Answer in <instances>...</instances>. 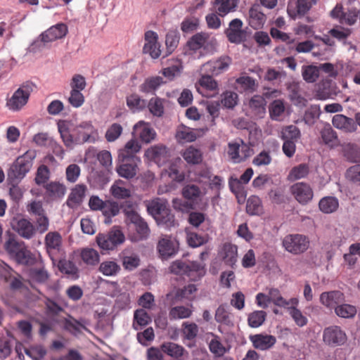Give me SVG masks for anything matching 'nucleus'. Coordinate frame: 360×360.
I'll list each match as a JSON object with an SVG mask.
<instances>
[{
	"label": "nucleus",
	"instance_id": "61",
	"mask_svg": "<svg viewBox=\"0 0 360 360\" xmlns=\"http://www.w3.org/2000/svg\"><path fill=\"white\" fill-rule=\"evenodd\" d=\"M147 106L150 112L155 116L160 117L164 113L163 100L160 98H152L147 103Z\"/></svg>",
	"mask_w": 360,
	"mask_h": 360
},
{
	"label": "nucleus",
	"instance_id": "12",
	"mask_svg": "<svg viewBox=\"0 0 360 360\" xmlns=\"http://www.w3.org/2000/svg\"><path fill=\"white\" fill-rule=\"evenodd\" d=\"M347 340L345 332L338 326L326 327L323 331V342L332 347L342 346Z\"/></svg>",
	"mask_w": 360,
	"mask_h": 360
},
{
	"label": "nucleus",
	"instance_id": "19",
	"mask_svg": "<svg viewBox=\"0 0 360 360\" xmlns=\"http://www.w3.org/2000/svg\"><path fill=\"white\" fill-rule=\"evenodd\" d=\"M145 44L143 51L148 53L151 58H158L161 55L160 44L158 43V36L156 32L148 30L144 34Z\"/></svg>",
	"mask_w": 360,
	"mask_h": 360
},
{
	"label": "nucleus",
	"instance_id": "30",
	"mask_svg": "<svg viewBox=\"0 0 360 360\" xmlns=\"http://www.w3.org/2000/svg\"><path fill=\"white\" fill-rule=\"evenodd\" d=\"M79 257L82 262L88 266L94 267L100 263V255L98 252L91 248L81 249Z\"/></svg>",
	"mask_w": 360,
	"mask_h": 360
},
{
	"label": "nucleus",
	"instance_id": "9",
	"mask_svg": "<svg viewBox=\"0 0 360 360\" xmlns=\"http://www.w3.org/2000/svg\"><path fill=\"white\" fill-rule=\"evenodd\" d=\"M124 241V236L119 229H112L108 233H98L96 243L103 250H112Z\"/></svg>",
	"mask_w": 360,
	"mask_h": 360
},
{
	"label": "nucleus",
	"instance_id": "24",
	"mask_svg": "<svg viewBox=\"0 0 360 360\" xmlns=\"http://www.w3.org/2000/svg\"><path fill=\"white\" fill-rule=\"evenodd\" d=\"M253 347L259 350H267L271 348L276 342L275 336L266 334H256L250 336Z\"/></svg>",
	"mask_w": 360,
	"mask_h": 360
},
{
	"label": "nucleus",
	"instance_id": "38",
	"mask_svg": "<svg viewBox=\"0 0 360 360\" xmlns=\"http://www.w3.org/2000/svg\"><path fill=\"white\" fill-rule=\"evenodd\" d=\"M68 32V27L63 23H59L46 30V42L53 41L64 37Z\"/></svg>",
	"mask_w": 360,
	"mask_h": 360
},
{
	"label": "nucleus",
	"instance_id": "64",
	"mask_svg": "<svg viewBox=\"0 0 360 360\" xmlns=\"http://www.w3.org/2000/svg\"><path fill=\"white\" fill-rule=\"evenodd\" d=\"M346 177L353 184L360 186V165L350 167L346 172Z\"/></svg>",
	"mask_w": 360,
	"mask_h": 360
},
{
	"label": "nucleus",
	"instance_id": "46",
	"mask_svg": "<svg viewBox=\"0 0 360 360\" xmlns=\"http://www.w3.org/2000/svg\"><path fill=\"white\" fill-rule=\"evenodd\" d=\"M309 173V167L308 165L302 163L292 167L288 175V180L294 181L307 176Z\"/></svg>",
	"mask_w": 360,
	"mask_h": 360
},
{
	"label": "nucleus",
	"instance_id": "48",
	"mask_svg": "<svg viewBox=\"0 0 360 360\" xmlns=\"http://www.w3.org/2000/svg\"><path fill=\"white\" fill-rule=\"evenodd\" d=\"M182 156L188 164L196 165L200 163L202 160L200 150L193 146L186 148L183 153Z\"/></svg>",
	"mask_w": 360,
	"mask_h": 360
},
{
	"label": "nucleus",
	"instance_id": "54",
	"mask_svg": "<svg viewBox=\"0 0 360 360\" xmlns=\"http://www.w3.org/2000/svg\"><path fill=\"white\" fill-rule=\"evenodd\" d=\"M192 314V310L184 306L172 307L169 312L171 320L183 319L189 318Z\"/></svg>",
	"mask_w": 360,
	"mask_h": 360
},
{
	"label": "nucleus",
	"instance_id": "51",
	"mask_svg": "<svg viewBox=\"0 0 360 360\" xmlns=\"http://www.w3.org/2000/svg\"><path fill=\"white\" fill-rule=\"evenodd\" d=\"M112 195L117 199H124L129 198L131 195L130 190L124 186V182L122 180L116 181L110 188Z\"/></svg>",
	"mask_w": 360,
	"mask_h": 360
},
{
	"label": "nucleus",
	"instance_id": "4",
	"mask_svg": "<svg viewBox=\"0 0 360 360\" xmlns=\"http://www.w3.org/2000/svg\"><path fill=\"white\" fill-rule=\"evenodd\" d=\"M35 156L34 150H27L22 155L19 156L8 170L7 180L12 181L14 184H19L30 170Z\"/></svg>",
	"mask_w": 360,
	"mask_h": 360
},
{
	"label": "nucleus",
	"instance_id": "16",
	"mask_svg": "<svg viewBox=\"0 0 360 360\" xmlns=\"http://www.w3.org/2000/svg\"><path fill=\"white\" fill-rule=\"evenodd\" d=\"M290 191L294 198L301 205L309 203L314 197V191L311 186L305 182H297L292 184Z\"/></svg>",
	"mask_w": 360,
	"mask_h": 360
},
{
	"label": "nucleus",
	"instance_id": "63",
	"mask_svg": "<svg viewBox=\"0 0 360 360\" xmlns=\"http://www.w3.org/2000/svg\"><path fill=\"white\" fill-rule=\"evenodd\" d=\"M281 134V137L283 141L292 140L296 141L300 136L299 129L294 125L287 126L282 130Z\"/></svg>",
	"mask_w": 360,
	"mask_h": 360
},
{
	"label": "nucleus",
	"instance_id": "47",
	"mask_svg": "<svg viewBox=\"0 0 360 360\" xmlns=\"http://www.w3.org/2000/svg\"><path fill=\"white\" fill-rule=\"evenodd\" d=\"M176 137L179 142L186 143L194 141L197 136L193 129L182 125L178 128Z\"/></svg>",
	"mask_w": 360,
	"mask_h": 360
},
{
	"label": "nucleus",
	"instance_id": "25",
	"mask_svg": "<svg viewBox=\"0 0 360 360\" xmlns=\"http://www.w3.org/2000/svg\"><path fill=\"white\" fill-rule=\"evenodd\" d=\"M87 191V187L84 184H77L72 190L67 200V205L70 208L76 207L81 205Z\"/></svg>",
	"mask_w": 360,
	"mask_h": 360
},
{
	"label": "nucleus",
	"instance_id": "53",
	"mask_svg": "<svg viewBox=\"0 0 360 360\" xmlns=\"http://www.w3.org/2000/svg\"><path fill=\"white\" fill-rule=\"evenodd\" d=\"M163 83V79L160 76L149 77L141 85L140 90L144 93H150L155 91Z\"/></svg>",
	"mask_w": 360,
	"mask_h": 360
},
{
	"label": "nucleus",
	"instance_id": "5",
	"mask_svg": "<svg viewBox=\"0 0 360 360\" xmlns=\"http://www.w3.org/2000/svg\"><path fill=\"white\" fill-rule=\"evenodd\" d=\"M35 89L36 86L32 82H23L11 97L6 100V108L12 112L20 111L27 103L30 94Z\"/></svg>",
	"mask_w": 360,
	"mask_h": 360
},
{
	"label": "nucleus",
	"instance_id": "26",
	"mask_svg": "<svg viewBox=\"0 0 360 360\" xmlns=\"http://www.w3.org/2000/svg\"><path fill=\"white\" fill-rule=\"evenodd\" d=\"M219 254L226 265L233 267L238 257V248L236 245L229 243H224Z\"/></svg>",
	"mask_w": 360,
	"mask_h": 360
},
{
	"label": "nucleus",
	"instance_id": "23",
	"mask_svg": "<svg viewBox=\"0 0 360 360\" xmlns=\"http://www.w3.org/2000/svg\"><path fill=\"white\" fill-rule=\"evenodd\" d=\"M133 135L143 142L149 143L155 139V132L148 123L141 121L134 126Z\"/></svg>",
	"mask_w": 360,
	"mask_h": 360
},
{
	"label": "nucleus",
	"instance_id": "7",
	"mask_svg": "<svg viewBox=\"0 0 360 360\" xmlns=\"http://www.w3.org/2000/svg\"><path fill=\"white\" fill-rule=\"evenodd\" d=\"M125 220L129 227L132 226L136 230V233L131 236L132 241H139L146 239L150 232L147 223L141 218L139 214L132 208L124 210Z\"/></svg>",
	"mask_w": 360,
	"mask_h": 360
},
{
	"label": "nucleus",
	"instance_id": "1",
	"mask_svg": "<svg viewBox=\"0 0 360 360\" xmlns=\"http://www.w3.org/2000/svg\"><path fill=\"white\" fill-rule=\"evenodd\" d=\"M58 129L65 145L94 143L96 140L97 130L91 121H83L77 124L72 120H59Z\"/></svg>",
	"mask_w": 360,
	"mask_h": 360
},
{
	"label": "nucleus",
	"instance_id": "36",
	"mask_svg": "<svg viewBox=\"0 0 360 360\" xmlns=\"http://www.w3.org/2000/svg\"><path fill=\"white\" fill-rule=\"evenodd\" d=\"M151 318L144 309H139L134 311L133 328L136 330L147 326L151 322Z\"/></svg>",
	"mask_w": 360,
	"mask_h": 360
},
{
	"label": "nucleus",
	"instance_id": "55",
	"mask_svg": "<svg viewBox=\"0 0 360 360\" xmlns=\"http://www.w3.org/2000/svg\"><path fill=\"white\" fill-rule=\"evenodd\" d=\"M14 339L3 337L0 338V360H4L12 352Z\"/></svg>",
	"mask_w": 360,
	"mask_h": 360
},
{
	"label": "nucleus",
	"instance_id": "49",
	"mask_svg": "<svg viewBox=\"0 0 360 360\" xmlns=\"http://www.w3.org/2000/svg\"><path fill=\"white\" fill-rule=\"evenodd\" d=\"M158 248L163 258H168L176 252L173 242L167 238H162L159 241Z\"/></svg>",
	"mask_w": 360,
	"mask_h": 360
},
{
	"label": "nucleus",
	"instance_id": "13",
	"mask_svg": "<svg viewBox=\"0 0 360 360\" xmlns=\"http://www.w3.org/2000/svg\"><path fill=\"white\" fill-rule=\"evenodd\" d=\"M66 306L65 299L61 296H56L55 300L46 298V331L51 330L53 324L49 323V319L56 323L57 319H63L60 314L63 312V307Z\"/></svg>",
	"mask_w": 360,
	"mask_h": 360
},
{
	"label": "nucleus",
	"instance_id": "59",
	"mask_svg": "<svg viewBox=\"0 0 360 360\" xmlns=\"http://www.w3.org/2000/svg\"><path fill=\"white\" fill-rule=\"evenodd\" d=\"M236 82L245 91L253 92L257 87L255 79L250 76H241Z\"/></svg>",
	"mask_w": 360,
	"mask_h": 360
},
{
	"label": "nucleus",
	"instance_id": "43",
	"mask_svg": "<svg viewBox=\"0 0 360 360\" xmlns=\"http://www.w3.org/2000/svg\"><path fill=\"white\" fill-rule=\"evenodd\" d=\"M265 99L259 95H255L249 101V107L255 115L262 117L265 114Z\"/></svg>",
	"mask_w": 360,
	"mask_h": 360
},
{
	"label": "nucleus",
	"instance_id": "18",
	"mask_svg": "<svg viewBox=\"0 0 360 360\" xmlns=\"http://www.w3.org/2000/svg\"><path fill=\"white\" fill-rule=\"evenodd\" d=\"M52 262L53 265H57L58 270L68 278L75 281L79 278V268L72 260L66 259L65 255Z\"/></svg>",
	"mask_w": 360,
	"mask_h": 360
},
{
	"label": "nucleus",
	"instance_id": "40",
	"mask_svg": "<svg viewBox=\"0 0 360 360\" xmlns=\"http://www.w3.org/2000/svg\"><path fill=\"white\" fill-rule=\"evenodd\" d=\"M98 271L106 276H115L121 271L120 266L112 260H106L101 262Z\"/></svg>",
	"mask_w": 360,
	"mask_h": 360
},
{
	"label": "nucleus",
	"instance_id": "44",
	"mask_svg": "<svg viewBox=\"0 0 360 360\" xmlns=\"http://www.w3.org/2000/svg\"><path fill=\"white\" fill-rule=\"evenodd\" d=\"M182 69L181 61L179 59H172L169 66L162 70V75L169 80H172L181 74Z\"/></svg>",
	"mask_w": 360,
	"mask_h": 360
},
{
	"label": "nucleus",
	"instance_id": "60",
	"mask_svg": "<svg viewBox=\"0 0 360 360\" xmlns=\"http://www.w3.org/2000/svg\"><path fill=\"white\" fill-rule=\"evenodd\" d=\"M207 38L208 34L206 33H197L188 40L187 45L191 50H198L205 44Z\"/></svg>",
	"mask_w": 360,
	"mask_h": 360
},
{
	"label": "nucleus",
	"instance_id": "28",
	"mask_svg": "<svg viewBox=\"0 0 360 360\" xmlns=\"http://www.w3.org/2000/svg\"><path fill=\"white\" fill-rule=\"evenodd\" d=\"M333 125L345 132H353L356 129V124L353 119L342 114H337L332 120Z\"/></svg>",
	"mask_w": 360,
	"mask_h": 360
},
{
	"label": "nucleus",
	"instance_id": "52",
	"mask_svg": "<svg viewBox=\"0 0 360 360\" xmlns=\"http://www.w3.org/2000/svg\"><path fill=\"white\" fill-rule=\"evenodd\" d=\"M319 67L313 65H304L302 68V77L308 83L315 82L319 77Z\"/></svg>",
	"mask_w": 360,
	"mask_h": 360
},
{
	"label": "nucleus",
	"instance_id": "50",
	"mask_svg": "<svg viewBox=\"0 0 360 360\" xmlns=\"http://www.w3.org/2000/svg\"><path fill=\"white\" fill-rule=\"evenodd\" d=\"M247 212L251 215H258L262 213L263 206L261 199L256 195H251L247 201Z\"/></svg>",
	"mask_w": 360,
	"mask_h": 360
},
{
	"label": "nucleus",
	"instance_id": "45",
	"mask_svg": "<svg viewBox=\"0 0 360 360\" xmlns=\"http://www.w3.org/2000/svg\"><path fill=\"white\" fill-rule=\"evenodd\" d=\"M335 313L341 318L352 319L356 316L357 310L355 306L342 302L335 307Z\"/></svg>",
	"mask_w": 360,
	"mask_h": 360
},
{
	"label": "nucleus",
	"instance_id": "34",
	"mask_svg": "<svg viewBox=\"0 0 360 360\" xmlns=\"http://www.w3.org/2000/svg\"><path fill=\"white\" fill-rule=\"evenodd\" d=\"M116 171L120 176L131 179L136 174L137 163L139 162H120Z\"/></svg>",
	"mask_w": 360,
	"mask_h": 360
},
{
	"label": "nucleus",
	"instance_id": "10",
	"mask_svg": "<svg viewBox=\"0 0 360 360\" xmlns=\"http://www.w3.org/2000/svg\"><path fill=\"white\" fill-rule=\"evenodd\" d=\"M46 253L51 261H55L65 255L63 238L58 232H49L46 234Z\"/></svg>",
	"mask_w": 360,
	"mask_h": 360
},
{
	"label": "nucleus",
	"instance_id": "14",
	"mask_svg": "<svg viewBox=\"0 0 360 360\" xmlns=\"http://www.w3.org/2000/svg\"><path fill=\"white\" fill-rule=\"evenodd\" d=\"M253 154V150L243 140L239 142L229 143L228 145V155L235 163L245 160Z\"/></svg>",
	"mask_w": 360,
	"mask_h": 360
},
{
	"label": "nucleus",
	"instance_id": "22",
	"mask_svg": "<svg viewBox=\"0 0 360 360\" xmlns=\"http://www.w3.org/2000/svg\"><path fill=\"white\" fill-rule=\"evenodd\" d=\"M345 297L340 290L323 292L320 295V302L329 309H334L340 303L345 302Z\"/></svg>",
	"mask_w": 360,
	"mask_h": 360
},
{
	"label": "nucleus",
	"instance_id": "29",
	"mask_svg": "<svg viewBox=\"0 0 360 360\" xmlns=\"http://www.w3.org/2000/svg\"><path fill=\"white\" fill-rule=\"evenodd\" d=\"M65 186L59 182L46 184V202L61 199L65 193Z\"/></svg>",
	"mask_w": 360,
	"mask_h": 360
},
{
	"label": "nucleus",
	"instance_id": "62",
	"mask_svg": "<svg viewBox=\"0 0 360 360\" xmlns=\"http://www.w3.org/2000/svg\"><path fill=\"white\" fill-rule=\"evenodd\" d=\"M179 41V34L176 31L171 30L167 32L165 39V44L167 51L169 53H172L177 47Z\"/></svg>",
	"mask_w": 360,
	"mask_h": 360
},
{
	"label": "nucleus",
	"instance_id": "11",
	"mask_svg": "<svg viewBox=\"0 0 360 360\" xmlns=\"http://www.w3.org/2000/svg\"><path fill=\"white\" fill-rule=\"evenodd\" d=\"M309 240L301 234H290L283 240V246L289 252L297 255L304 252L309 248Z\"/></svg>",
	"mask_w": 360,
	"mask_h": 360
},
{
	"label": "nucleus",
	"instance_id": "37",
	"mask_svg": "<svg viewBox=\"0 0 360 360\" xmlns=\"http://www.w3.org/2000/svg\"><path fill=\"white\" fill-rule=\"evenodd\" d=\"M29 213L34 214L37 218L39 225L42 227L45 226V215L43 208V204L41 201L33 200L27 207Z\"/></svg>",
	"mask_w": 360,
	"mask_h": 360
},
{
	"label": "nucleus",
	"instance_id": "33",
	"mask_svg": "<svg viewBox=\"0 0 360 360\" xmlns=\"http://www.w3.org/2000/svg\"><path fill=\"white\" fill-rule=\"evenodd\" d=\"M161 349L164 353L176 359H179L184 354H187L186 350L182 346L171 342L162 344Z\"/></svg>",
	"mask_w": 360,
	"mask_h": 360
},
{
	"label": "nucleus",
	"instance_id": "57",
	"mask_svg": "<svg viewBox=\"0 0 360 360\" xmlns=\"http://www.w3.org/2000/svg\"><path fill=\"white\" fill-rule=\"evenodd\" d=\"M270 117L272 120H280L281 115L285 111V106L281 100H275L269 108Z\"/></svg>",
	"mask_w": 360,
	"mask_h": 360
},
{
	"label": "nucleus",
	"instance_id": "27",
	"mask_svg": "<svg viewBox=\"0 0 360 360\" xmlns=\"http://www.w3.org/2000/svg\"><path fill=\"white\" fill-rule=\"evenodd\" d=\"M56 323L61 324L63 328L73 335H78L82 333V330H89L86 326L80 321L72 318L67 319L65 318L57 319Z\"/></svg>",
	"mask_w": 360,
	"mask_h": 360
},
{
	"label": "nucleus",
	"instance_id": "20",
	"mask_svg": "<svg viewBox=\"0 0 360 360\" xmlns=\"http://www.w3.org/2000/svg\"><path fill=\"white\" fill-rule=\"evenodd\" d=\"M145 155L148 160L153 161L158 166L166 163L169 158L168 148L162 144L151 146L146 151Z\"/></svg>",
	"mask_w": 360,
	"mask_h": 360
},
{
	"label": "nucleus",
	"instance_id": "31",
	"mask_svg": "<svg viewBox=\"0 0 360 360\" xmlns=\"http://www.w3.org/2000/svg\"><path fill=\"white\" fill-rule=\"evenodd\" d=\"M266 20V15L257 7L253 6L249 10V25L253 29L262 28Z\"/></svg>",
	"mask_w": 360,
	"mask_h": 360
},
{
	"label": "nucleus",
	"instance_id": "41",
	"mask_svg": "<svg viewBox=\"0 0 360 360\" xmlns=\"http://www.w3.org/2000/svg\"><path fill=\"white\" fill-rule=\"evenodd\" d=\"M212 75L205 74L199 79V84L205 90L212 92L210 94L206 95V96H212L218 94V83L212 77Z\"/></svg>",
	"mask_w": 360,
	"mask_h": 360
},
{
	"label": "nucleus",
	"instance_id": "15",
	"mask_svg": "<svg viewBox=\"0 0 360 360\" xmlns=\"http://www.w3.org/2000/svg\"><path fill=\"white\" fill-rule=\"evenodd\" d=\"M231 63L229 56H224L214 60H210L204 63L200 71L204 74L217 76L227 70Z\"/></svg>",
	"mask_w": 360,
	"mask_h": 360
},
{
	"label": "nucleus",
	"instance_id": "6",
	"mask_svg": "<svg viewBox=\"0 0 360 360\" xmlns=\"http://www.w3.org/2000/svg\"><path fill=\"white\" fill-rule=\"evenodd\" d=\"M169 270L172 273L181 276H186L189 280L197 281L205 274L204 266L197 262H174Z\"/></svg>",
	"mask_w": 360,
	"mask_h": 360
},
{
	"label": "nucleus",
	"instance_id": "32",
	"mask_svg": "<svg viewBox=\"0 0 360 360\" xmlns=\"http://www.w3.org/2000/svg\"><path fill=\"white\" fill-rule=\"evenodd\" d=\"M181 194L183 197L191 203L195 204L199 200H201L202 192L198 186L188 184L183 188Z\"/></svg>",
	"mask_w": 360,
	"mask_h": 360
},
{
	"label": "nucleus",
	"instance_id": "3",
	"mask_svg": "<svg viewBox=\"0 0 360 360\" xmlns=\"http://www.w3.org/2000/svg\"><path fill=\"white\" fill-rule=\"evenodd\" d=\"M148 213L153 217L159 225L165 228L175 226L174 215L172 213L167 202L160 198L148 201L146 204Z\"/></svg>",
	"mask_w": 360,
	"mask_h": 360
},
{
	"label": "nucleus",
	"instance_id": "8",
	"mask_svg": "<svg viewBox=\"0 0 360 360\" xmlns=\"http://www.w3.org/2000/svg\"><path fill=\"white\" fill-rule=\"evenodd\" d=\"M89 207L92 211H101L107 218L116 216L120 208L117 202L110 200H103L98 195H91L89 200Z\"/></svg>",
	"mask_w": 360,
	"mask_h": 360
},
{
	"label": "nucleus",
	"instance_id": "58",
	"mask_svg": "<svg viewBox=\"0 0 360 360\" xmlns=\"http://www.w3.org/2000/svg\"><path fill=\"white\" fill-rule=\"evenodd\" d=\"M214 318L217 323H223L227 326L233 324L231 315L223 304L219 306V307L217 309Z\"/></svg>",
	"mask_w": 360,
	"mask_h": 360
},
{
	"label": "nucleus",
	"instance_id": "2",
	"mask_svg": "<svg viewBox=\"0 0 360 360\" xmlns=\"http://www.w3.org/2000/svg\"><path fill=\"white\" fill-rule=\"evenodd\" d=\"M8 238L6 240L4 248L11 258L18 264L30 266L34 264L36 259L32 252L25 246L24 242L19 241L16 236L8 232Z\"/></svg>",
	"mask_w": 360,
	"mask_h": 360
},
{
	"label": "nucleus",
	"instance_id": "56",
	"mask_svg": "<svg viewBox=\"0 0 360 360\" xmlns=\"http://www.w3.org/2000/svg\"><path fill=\"white\" fill-rule=\"evenodd\" d=\"M266 317V313L264 311H255L248 315V325L251 328H258L263 324Z\"/></svg>",
	"mask_w": 360,
	"mask_h": 360
},
{
	"label": "nucleus",
	"instance_id": "17",
	"mask_svg": "<svg viewBox=\"0 0 360 360\" xmlns=\"http://www.w3.org/2000/svg\"><path fill=\"white\" fill-rule=\"evenodd\" d=\"M12 229L24 238L30 239L34 233L32 224L21 215L14 217L11 221Z\"/></svg>",
	"mask_w": 360,
	"mask_h": 360
},
{
	"label": "nucleus",
	"instance_id": "39",
	"mask_svg": "<svg viewBox=\"0 0 360 360\" xmlns=\"http://www.w3.org/2000/svg\"><path fill=\"white\" fill-rule=\"evenodd\" d=\"M319 207L323 213H333L338 209L339 201L335 197L326 196L320 200Z\"/></svg>",
	"mask_w": 360,
	"mask_h": 360
},
{
	"label": "nucleus",
	"instance_id": "21",
	"mask_svg": "<svg viewBox=\"0 0 360 360\" xmlns=\"http://www.w3.org/2000/svg\"><path fill=\"white\" fill-rule=\"evenodd\" d=\"M242 27L243 22L238 18L233 19L229 22L225 34L230 42L240 44L243 41L245 34Z\"/></svg>",
	"mask_w": 360,
	"mask_h": 360
},
{
	"label": "nucleus",
	"instance_id": "42",
	"mask_svg": "<svg viewBox=\"0 0 360 360\" xmlns=\"http://www.w3.org/2000/svg\"><path fill=\"white\" fill-rule=\"evenodd\" d=\"M126 102L127 105L133 112L141 111L147 106V101L136 94L127 96Z\"/></svg>",
	"mask_w": 360,
	"mask_h": 360
},
{
	"label": "nucleus",
	"instance_id": "35",
	"mask_svg": "<svg viewBox=\"0 0 360 360\" xmlns=\"http://www.w3.org/2000/svg\"><path fill=\"white\" fill-rule=\"evenodd\" d=\"M214 6L217 13L224 17L229 13L235 11L237 3L235 0H214Z\"/></svg>",
	"mask_w": 360,
	"mask_h": 360
}]
</instances>
